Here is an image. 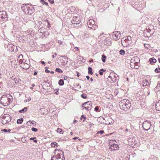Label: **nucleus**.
Instances as JSON below:
<instances>
[{"mask_svg":"<svg viewBox=\"0 0 160 160\" xmlns=\"http://www.w3.org/2000/svg\"><path fill=\"white\" fill-rule=\"evenodd\" d=\"M23 58L22 55V54H20L18 57V59L17 60V61H12L11 62V63L12 65H13V63H16L15 64V65L14 66V68L17 67V62H19V64L20 66V67L23 69H27L29 68V65L28 63L25 62H23V61L21 58Z\"/></svg>","mask_w":160,"mask_h":160,"instance_id":"1","label":"nucleus"},{"mask_svg":"<svg viewBox=\"0 0 160 160\" xmlns=\"http://www.w3.org/2000/svg\"><path fill=\"white\" fill-rule=\"evenodd\" d=\"M119 106L122 110L126 111L131 107V104L129 100L124 99L119 102Z\"/></svg>","mask_w":160,"mask_h":160,"instance_id":"2","label":"nucleus"},{"mask_svg":"<svg viewBox=\"0 0 160 160\" xmlns=\"http://www.w3.org/2000/svg\"><path fill=\"white\" fill-rule=\"evenodd\" d=\"M131 37L130 36L123 38L121 40L122 44L124 47H128L131 43Z\"/></svg>","mask_w":160,"mask_h":160,"instance_id":"3","label":"nucleus"},{"mask_svg":"<svg viewBox=\"0 0 160 160\" xmlns=\"http://www.w3.org/2000/svg\"><path fill=\"white\" fill-rule=\"evenodd\" d=\"M26 4L21 7L22 9L26 14L31 15L34 12L33 8L32 7H27Z\"/></svg>","mask_w":160,"mask_h":160,"instance_id":"4","label":"nucleus"},{"mask_svg":"<svg viewBox=\"0 0 160 160\" xmlns=\"http://www.w3.org/2000/svg\"><path fill=\"white\" fill-rule=\"evenodd\" d=\"M142 127L145 130L148 131L150 129H152V125L151 124L150 121H146L143 122Z\"/></svg>","mask_w":160,"mask_h":160,"instance_id":"5","label":"nucleus"},{"mask_svg":"<svg viewBox=\"0 0 160 160\" xmlns=\"http://www.w3.org/2000/svg\"><path fill=\"white\" fill-rule=\"evenodd\" d=\"M8 15L5 11L0 12V20L6 21L8 19Z\"/></svg>","mask_w":160,"mask_h":160,"instance_id":"6","label":"nucleus"},{"mask_svg":"<svg viewBox=\"0 0 160 160\" xmlns=\"http://www.w3.org/2000/svg\"><path fill=\"white\" fill-rule=\"evenodd\" d=\"M8 97L5 95H2L0 100L1 103L4 106H7L9 104V103L8 102Z\"/></svg>","mask_w":160,"mask_h":160,"instance_id":"7","label":"nucleus"},{"mask_svg":"<svg viewBox=\"0 0 160 160\" xmlns=\"http://www.w3.org/2000/svg\"><path fill=\"white\" fill-rule=\"evenodd\" d=\"M11 120L10 116L8 114L4 115L3 116L2 123L5 125L9 122Z\"/></svg>","mask_w":160,"mask_h":160,"instance_id":"8","label":"nucleus"},{"mask_svg":"<svg viewBox=\"0 0 160 160\" xmlns=\"http://www.w3.org/2000/svg\"><path fill=\"white\" fill-rule=\"evenodd\" d=\"M88 27L92 29L95 28L96 27L95 22L93 19H90L87 22Z\"/></svg>","mask_w":160,"mask_h":160,"instance_id":"9","label":"nucleus"},{"mask_svg":"<svg viewBox=\"0 0 160 160\" xmlns=\"http://www.w3.org/2000/svg\"><path fill=\"white\" fill-rule=\"evenodd\" d=\"M80 18L79 16L74 17L71 21V22L74 24H79L80 22Z\"/></svg>","mask_w":160,"mask_h":160,"instance_id":"10","label":"nucleus"},{"mask_svg":"<svg viewBox=\"0 0 160 160\" xmlns=\"http://www.w3.org/2000/svg\"><path fill=\"white\" fill-rule=\"evenodd\" d=\"M112 36L113 38L115 40L117 41L121 37V34L119 32L115 31L113 32Z\"/></svg>","mask_w":160,"mask_h":160,"instance_id":"11","label":"nucleus"},{"mask_svg":"<svg viewBox=\"0 0 160 160\" xmlns=\"http://www.w3.org/2000/svg\"><path fill=\"white\" fill-rule=\"evenodd\" d=\"M59 153L57 155L58 160H64L63 152L61 150L59 151Z\"/></svg>","mask_w":160,"mask_h":160,"instance_id":"12","label":"nucleus"},{"mask_svg":"<svg viewBox=\"0 0 160 160\" xmlns=\"http://www.w3.org/2000/svg\"><path fill=\"white\" fill-rule=\"evenodd\" d=\"M118 75L117 74L115 75L114 73H111L108 76V78L111 80L112 82H116L117 81V77Z\"/></svg>","mask_w":160,"mask_h":160,"instance_id":"13","label":"nucleus"},{"mask_svg":"<svg viewBox=\"0 0 160 160\" xmlns=\"http://www.w3.org/2000/svg\"><path fill=\"white\" fill-rule=\"evenodd\" d=\"M118 145L117 144L114 143L109 147V150L110 151H112L113 150H118Z\"/></svg>","mask_w":160,"mask_h":160,"instance_id":"14","label":"nucleus"},{"mask_svg":"<svg viewBox=\"0 0 160 160\" xmlns=\"http://www.w3.org/2000/svg\"><path fill=\"white\" fill-rule=\"evenodd\" d=\"M139 61V58L137 57H134L132 58L131 60V63H135L136 62Z\"/></svg>","mask_w":160,"mask_h":160,"instance_id":"15","label":"nucleus"},{"mask_svg":"<svg viewBox=\"0 0 160 160\" xmlns=\"http://www.w3.org/2000/svg\"><path fill=\"white\" fill-rule=\"evenodd\" d=\"M142 84L143 86H146L149 84V82L148 80L145 79L142 82Z\"/></svg>","mask_w":160,"mask_h":160,"instance_id":"16","label":"nucleus"},{"mask_svg":"<svg viewBox=\"0 0 160 160\" xmlns=\"http://www.w3.org/2000/svg\"><path fill=\"white\" fill-rule=\"evenodd\" d=\"M149 61L151 64L153 65L156 62L157 60L154 58H152L149 59Z\"/></svg>","mask_w":160,"mask_h":160,"instance_id":"17","label":"nucleus"},{"mask_svg":"<svg viewBox=\"0 0 160 160\" xmlns=\"http://www.w3.org/2000/svg\"><path fill=\"white\" fill-rule=\"evenodd\" d=\"M75 10V8L74 7H70L69 9L68 10V12L71 13L72 12H73V10Z\"/></svg>","mask_w":160,"mask_h":160,"instance_id":"18","label":"nucleus"},{"mask_svg":"<svg viewBox=\"0 0 160 160\" xmlns=\"http://www.w3.org/2000/svg\"><path fill=\"white\" fill-rule=\"evenodd\" d=\"M91 104L92 102L91 101H88L86 102H85L84 103L82 104L84 106H90V107H91Z\"/></svg>","mask_w":160,"mask_h":160,"instance_id":"19","label":"nucleus"},{"mask_svg":"<svg viewBox=\"0 0 160 160\" xmlns=\"http://www.w3.org/2000/svg\"><path fill=\"white\" fill-rule=\"evenodd\" d=\"M155 107L158 110H160V101L156 104Z\"/></svg>","mask_w":160,"mask_h":160,"instance_id":"20","label":"nucleus"},{"mask_svg":"<svg viewBox=\"0 0 160 160\" xmlns=\"http://www.w3.org/2000/svg\"><path fill=\"white\" fill-rule=\"evenodd\" d=\"M31 100V98L30 97H26L24 102H26L30 101Z\"/></svg>","mask_w":160,"mask_h":160,"instance_id":"21","label":"nucleus"},{"mask_svg":"<svg viewBox=\"0 0 160 160\" xmlns=\"http://www.w3.org/2000/svg\"><path fill=\"white\" fill-rule=\"evenodd\" d=\"M88 73L89 74H90L92 75L93 74V72H92V68L91 67H89L88 68Z\"/></svg>","mask_w":160,"mask_h":160,"instance_id":"22","label":"nucleus"},{"mask_svg":"<svg viewBox=\"0 0 160 160\" xmlns=\"http://www.w3.org/2000/svg\"><path fill=\"white\" fill-rule=\"evenodd\" d=\"M102 61L103 62H105L106 61V57L104 55H102Z\"/></svg>","mask_w":160,"mask_h":160,"instance_id":"23","label":"nucleus"},{"mask_svg":"<svg viewBox=\"0 0 160 160\" xmlns=\"http://www.w3.org/2000/svg\"><path fill=\"white\" fill-rule=\"evenodd\" d=\"M10 97H8V102L9 103V104L12 101V98L11 96H10Z\"/></svg>","mask_w":160,"mask_h":160,"instance_id":"24","label":"nucleus"},{"mask_svg":"<svg viewBox=\"0 0 160 160\" xmlns=\"http://www.w3.org/2000/svg\"><path fill=\"white\" fill-rule=\"evenodd\" d=\"M23 121L22 118H20V119H18L17 121V123L18 124H20L22 123Z\"/></svg>","mask_w":160,"mask_h":160,"instance_id":"25","label":"nucleus"},{"mask_svg":"<svg viewBox=\"0 0 160 160\" xmlns=\"http://www.w3.org/2000/svg\"><path fill=\"white\" fill-rule=\"evenodd\" d=\"M64 81L62 79H60L58 82V84L60 86H62L64 84Z\"/></svg>","mask_w":160,"mask_h":160,"instance_id":"26","label":"nucleus"},{"mask_svg":"<svg viewBox=\"0 0 160 160\" xmlns=\"http://www.w3.org/2000/svg\"><path fill=\"white\" fill-rule=\"evenodd\" d=\"M27 110V108L25 107L24 108H23L22 110H20L19 112L20 113L24 112H26Z\"/></svg>","mask_w":160,"mask_h":160,"instance_id":"27","label":"nucleus"},{"mask_svg":"<svg viewBox=\"0 0 160 160\" xmlns=\"http://www.w3.org/2000/svg\"><path fill=\"white\" fill-rule=\"evenodd\" d=\"M94 110L97 112H100V109L99 108L98 106H96L94 108Z\"/></svg>","mask_w":160,"mask_h":160,"instance_id":"28","label":"nucleus"},{"mask_svg":"<svg viewBox=\"0 0 160 160\" xmlns=\"http://www.w3.org/2000/svg\"><path fill=\"white\" fill-rule=\"evenodd\" d=\"M119 53L121 55H124L125 54V52L124 50L121 49L119 51Z\"/></svg>","mask_w":160,"mask_h":160,"instance_id":"29","label":"nucleus"},{"mask_svg":"<svg viewBox=\"0 0 160 160\" xmlns=\"http://www.w3.org/2000/svg\"><path fill=\"white\" fill-rule=\"evenodd\" d=\"M57 143L56 142H53L51 143V145L52 147H55L56 146H57Z\"/></svg>","mask_w":160,"mask_h":160,"instance_id":"30","label":"nucleus"},{"mask_svg":"<svg viewBox=\"0 0 160 160\" xmlns=\"http://www.w3.org/2000/svg\"><path fill=\"white\" fill-rule=\"evenodd\" d=\"M15 82L16 84L18 83L20 81V79H19L18 78H15Z\"/></svg>","mask_w":160,"mask_h":160,"instance_id":"31","label":"nucleus"},{"mask_svg":"<svg viewBox=\"0 0 160 160\" xmlns=\"http://www.w3.org/2000/svg\"><path fill=\"white\" fill-rule=\"evenodd\" d=\"M130 67L132 68H137V67H135L134 63H131V62L130 63Z\"/></svg>","mask_w":160,"mask_h":160,"instance_id":"32","label":"nucleus"},{"mask_svg":"<svg viewBox=\"0 0 160 160\" xmlns=\"http://www.w3.org/2000/svg\"><path fill=\"white\" fill-rule=\"evenodd\" d=\"M81 96L83 98L86 99L87 98V96L85 94H82L81 95Z\"/></svg>","mask_w":160,"mask_h":160,"instance_id":"33","label":"nucleus"},{"mask_svg":"<svg viewBox=\"0 0 160 160\" xmlns=\"http://www.w3.org/2000/svg\"><path fill=\"white\" fill-rule=\"evenodd\" d=\"M83 107H84L85 109H86L87 110H89L90 108L91 107L90 106H82Z\"/></svg>","mask_w":160,"mask_h":160,"instance_id":"34","label":"nucleus"},{"mask_svg":"<svg viewBox=\"0 0 160 160\" xmlns=\"http://www.w3.org/2000/svg\"><path fill=\"white\" fill-rule=\"evenodd\" d=\"M51 160H58L57 156L56 155L54 156L51 158Z\"/></svg>","mask_w":160,"mask_h":160,"instance_id":"35","label":"nucleus"},{"mask_svg":"<svg viewBox=\"0 0 160 160\" xmlns=\"http://www.w3.org/2000/svg\"><path fill=\"white\" fill-rule=\"evenodd\" d=\"M55 71L58 72H62V71L60 68H56Z\"/></svg>","mask_w":160,"mask_h":160,"instance_id":"36","label":"nucleus"},{"mask_svg":"<svg viewBox=\"0 0 160 160\" xmlns=\"http://www.w3.org/2000/svg\"><path fill=\"white\" fill-rule=\"evenodd\" d=\"M155 72L159 73L160 72V68H157L155 70Z\"/></svg>","mask_w":160,"mask_h":160,"instance_id":"37","label":"nucleus"},{"mask_svg":"<svg viewBox=\"0 0 160 160\" xmlns=\"http://www.w3.org/2000/svg\"><path fill=\"white\" fill-rule=\"evenodd\" d=\"M57 132L61 133V132H62V130L59 128H58L57 129Z\"/></svg>","mask_w":160,"mask_h":160,"instance_id":"38","label":"nucleus"},{"mask_svg":"<svg viewBox=\"0 0 160 160\" xmlns=\"http://www.w3.org/2000/svg\"><path fill=\"white\" fill-rule=\"evenodd\" d=\"M31 130L32 131L36 132L38 131V129L35 128L33 127L32 128Z\"/></svg>","mask_w":160,"mask_h":160,"instance_id":"39","label":"nucleus"},{"mask_svg":"<svg viewBox=\"0 0 160 160\" xmlns=\"http://www.w3.org/2000/svg\"><path fill=\"white\" fill-rule=\"evenodd\" d=\"M104 132L103 130H102V131H98L97 132V133L98 134V133H100L101 134H103V133H104Z\"/></svg>","mask_w":160,"mask_h":160,"instance_id":"40","label":"nucleus"},{"mask_svg":"<svg viewBox=\"0 0 160 160\" xmlns=\"http://www.w3.org/2000/svg\"><path fill=\"white\" fill-rule=\"evenodd\" d=\"M54 91H55V93H56V94H58V93H57V92H58V89H55L54 90Z\"/></svg>","mask_w":160,"mask_h":160,"instance_id":"41","label":"nucleus"},{"mask_svg":"<svg viewBox=\"0 0 160 160\" xmlns=\"http://www.w3.org/2000/svg\"><path fill=\"white\" fill-rule=\"evenodd\" d=\"M42 29H43V30L44 29H45V28H42L41 27L40 29L38 30V32L42 33Z\"/></svg>","mask_w":160,"mask_h":160,"instance_id":"42","label":"nucleus"},{"mask_svg":"<svg viewBox=\"0 0 160 160\" xmlns=\"http://www.w3.org/2000/svg\"><path fill=\"white\" fill-rule=\"evenodd\" d=\"M82 118H84V119L83 120V121L84 122L86 118L84 117V115H82L81 116V119H82Z\"/></svg>","mask_w":160,"mask_h":160,"instance_id":"43","label":"nucleus"},{"mask_svg":"<svg viewBox=\"0 0 160 160\" xmlns=\"http://www.w3.org/2000/svg\"><path fill=\"white\" fill-rule=\"evenodd\" d=\"M31 121H28L27 122V124L28 125H30V124H31Z\"/></svg>","mask_w":160,"mask_h":160,"instance_id":"44","label":"nucleus"},{"mask_svg":"<svg viewBox=\"0 0 160 160\" xmlns=\"http://www.w3.org/2000/svg\"><path fill=\"white\" fill-rule=\"evenodd\" d=\"M64 79V80H67L68 79V77L66 76H64L63 77Z\"/></svg>","mask_w":160,"mask_h":160,"instance_id":"45","label":"nucleus"},{"mask_svg":"<svg viewBox=\"0 0 160 160\" xmlns=\"http://www.w3.org/2000/svg\"><path fill=\"white\" fill-rule=\"evenodd\" d=\"M99 74L101 75H102L103 74V72L102 71H101V69L99 70Z\"/></svg>","mask_w":160,"mask_h":160,"instance_id":"46","label":"nucleus"},{"mask_svg":"<svg viewBox=\"0 0 160 160\" xmlns=\"http://www.w3.org/2000/svg\"><path fill=\"white\" fill-rule=\"evenodd\" d=\"M106 70L105 69H101V71H102V72H105Z\"/></svg>","mask_w":160,"mask_h":160,"instance_id":"47","label":"nucleus"},{"mask_svg":"<svg viewBox=\"0 0 160 160\" xmlns=\"http://www.w3.org/2000/svg\"><path fill=\"white\" fill-rule=\"evenodd\" d=\"M2 131L4 132H7V130L6 129H2L1 130Z\"/></svg>","mask_w":160,"mask_h":160,"instance_id":"48","label":"nucleus"},{"mask_svg":"<svg viewBox=\"0 0 160 160\" xmlns=\"http://www.w3.org/2000/svg\"><path fill=\"white\" fill-rule=\"evenodd\" d=\"M138 62H136L135 63H134V65H135V67H137V66L138 65Z\"/></svg>","mask_w":160,"mask_h":160,"instance_id":"49","label":"nucleus"},{"mask_svg":"<svg viewBox=\"0 0 160 160\" xmlns=\"http://www.w3.org/2000/svg\"><path fill=\"white\" fill-rule=\"evenodd\" d=\"M41 63L42 64L44 65H45V62L43 61H42L41 62Z\"/></svg>","mask_w":160,"mask_h":160,"instance_id":"50","label":"nucleus"},{"mask_svg":"<svg viewBox=\"0 0 160 160\" xmlns=\"http://www.w3.org/2000/svg\"><path fill=\"white\" fill-rule=\"evenodd\" d=\"M45 72H46L47 73H49L50 72V71L49 70H48V69H45Z\"/></svg>","mask_w":160,"mask_h":160,"instance_id":"51","label":"nucleus"},{"mask_svg":"<svg viewBox=\"0 0 160 160\" xmlns=\"http://www.w3.org/2000/svg\"><path fill=\"white\" fill-rule=\"evenodd\" d=\"M74 49H76L77 51H78L79 50L78 48L77 47H75Z\"/></svg>","mask_w":160,"mask_h":160,"instance_id":"52","label":"nucleus"},{"mask_svg":"<svg viewBox=\"0 0 160 160\" xmlns=\"http://www.w3.org/2000/svg\"><path fill=\"white\" fill-rule=\"evenodd\" d=\"M34 138H30V140H34Z\"/></svg>","mask_w":160,"mask_h":160,"instance_id":"53","label":"nucleus"},{"mask_svg":"<svg viewBox=\"0 0 160 160\" xmlns=\"http://www.w3.org/2000/svg\"><path fill=\"white\" fill-rule=\"evenodd\" d=\"M77 122V121L76 120H74L73 121V123H75Z\"/></svg>","mask_w":160,"mask_h":160,"instance_id":"54","label":"nucleus"},{"mask_svg":"<svg viewBox=\"0 0 160 160\" xmlns=\"http://www.w3.org/2000/svg\"><path fill=\"white\" fill-rule=\"evenodd\" d=\"M157 87H160V82H159L158 84L157 85Z\"/></svg>","mask_w":160,"mask_h":160,"instance_id":"55","label":"nucleus"},{"mask_svg":"<svg viewBox=\"0 0 160 160\" xmlns=\"http://www.w3.org/2000/svg\"><path fill=\"white\" fill-rule=\"evenodd\" d=\"M40 1L41 2H42V3H44V2H45L44 0H41Z\"/></svg>","mask_w":160,"mask_h":160,"instance_id":"56","label":"nucleus"},{"mask_svg":"<svg viewBox=\"0 0 160 160\" xmlns=\"http://www.w3.org/2000/svg\"><path fill=\"white\" fill-rule=\"evenodd\" d=\"M54 1L53 0H52L51 1V2H50V3L51 4H53V3H54Z\"/></svg>","mask_w":160,"mask_h":160,"instance_id":"57","label":"nucleus"},{"mask_svg":"<svg viewBox=\"0 0 160 160\" xmlns=\"http://www.w3.org/2000/svg\"><path fill=\"white\" fill-rule=\"evenodd\" d=\"M38 24L40 25H41L42 23V22L41 21L38 22Z\"/></svg>","mask_w":160,"mask_h":160,"instance_id":"58","label":"nucleus"},{"mask_svg":"<svg viewBox=\"0 0 160 160\" xmlns=\"http://www.w3.org/2000/svg\"><path fill=\"white\" fill-rule=\"evenodd\" d=\"M86 78H87V79L88 80H89V78H90V77H89V76H86Z\"/></svg>","mask_w":160,"mask_h":160,"instance_id":"59","label":"nucleus"},{"mask_svg":"<svg viewBox=\"0 0 160 160\" xmlns=\"http://www.w3.org/2000/svg\"><path fill=\"white\" fill-rule=\"evenodd\" d=\"M78 137H75L74 138H73V140H76L78 138Z\"/></svg>","mask_w":160,"mask_h":160,"instance_id":"60","label":"nucleus"},{"mask_svg":"<svg viewBox=\"0 0 160 160\" xmlns=\"http://www.w3.org/2000/svg\"><path fill=\"white\" fill-rule=\"evenodd\" d=\"M37 72H35L33 74L34 75H36L37 74Z\"/></svg>","mask_w":160,"mask_h":160,"instance_id":"61","label":"nucleus"},{"mask_svg":"<svg viewBox=\"0 0 160 160\" xmlns=\"http://www.w3.org/2000/svg\"><path fill=\"white\" fill-rule=\"evenodd\" d=\"M9 46H10V47H11V48H12V47H14V46L13 45H12V44H11V45H9Z\"/></svg>","mask_w":160,"mask_h":160,"instance_id":"62","label":"nucleus"},{"mask_svg":"<svg viewBox=\"0 0 160 160\" xmlns=\"http://www.w3.org/2000/svg\"><path fill=\"white\" fill-rule=\"evenodd\" d=\"M44 3H45V4L47 6L48 5V3L47 2H44Z\"/></svg>","mask_w":160,"mask_h":160,"instance_id":"63","label":"nucleus"},{"mask_svg":"<svg viewBox=\"0 0 160 160\" xmlns=\"http://www.w3.org/2000/svg\"><path fill=\"white\" fill-rule=\"evenodd\" d=\"M158 20L159 22H160V18H158Z\"/></svg>","mask_w":160,"mask_h":160,"instance_id":"64","label":"nucleus"}]
</instances>
